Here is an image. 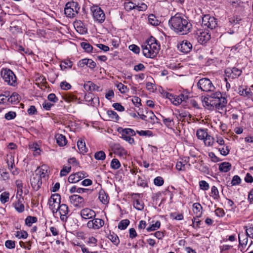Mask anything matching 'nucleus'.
Masks as SVG:
<instances>
[{
	"instance_id": "nucleus-1",
	"label": "nucleus",
	"mask_w": 253,
	"mask_h": 253,
	"mask_svg": "<svg viewBox=\"0 0 253 253\" xmlns=\"http://www.w3.org/2000/svg\"><path fill=\"white\" fill-rule=\"evenodd\" d=\"M169 24L174 30L178 32L189 31L192 28V24L187 20L182 18L180 14L177 13L171 17L169 20Z\"/></svg>"
},
{
	"instance_id": "nucleus-2",
	"label": "nucleus",
	"mask_w": 253,
	"mask_h": 253,
	"mask_svg": "<svg viewBox=\"0 0 253 253\" xmlns=\"http://www.w3.org/2000/svg\"><path fill=\"white\" fill-rule=\"evenodd\" d=\"M141 47L143 55L147 58H154L159 50V46L151 40L148 41L147 43L143 44Z\"/></svg>"
},
{
	"instance_id": "nucleus-3",
	"label": "nucleus",
	"mask_w": 253,
	"mask_h": 253,
	"mask_svg": "<svg viewBox=\"0 0 253 253\" xmlns=\"http://www.w3.org/2000/svg\"><path fill=\"white\" fill-rule=\"evenodd\" d=\"M0 75L4 81L8 85L15 86L16 83V77L14 73L9 69H2Z\"/></svg>"
},
{
	"instance_id": "nucleus-4",
	"label": "nucleus",
	"mask_w": 253,
	"mask_h": 253,
	"mask_svg": "<svg viewBox=\"0 0 253 253\" xmlns=\"http://www.w3.org/2000/svg\"><path fill=\"white\" fill-rule=\"evenodd\" d=\"M80 7L77 2L69 1L65 5L64 13L69 18L75 17L78 13Z\"/></svg>"
},
{
	"instance_id": "nucleus-5",
	"label": "nucleus",
	"mask_w": 253,
	"mask_h": 253,
	"mask_svg": "<svg viewBox=\"0 0 253 253\" xmlns=\"http://www.w3.org/2000/svg\"><path fill=\"white\" fill-rule=\"evenodd\" d=\"M198 88L202 91L206 92H213L215 87L211 80L208 78H202L197 83Z\"/></svg>"
},
{
	"instance_id": "nucleus-6",
	"label": "nucleus",
	"mask_w": 253,
	"mask_h": 253,
	"mask_svg": "<svg viewBox=\"0 0 253 253\" xmlns=\"http://www.w3.org/2000/svg\"><path fill=\"white\" fill-rule=\"evenodd\" d=\"M61 197L58 194H52L48 201L50 209L53 213L58 211V208L60 206Z\"/></svg>"
},
{
	"instance_id": "nucleus-7",
	"label": "nucleus",
	"mask_w": 253,
	"mask_h": 253,
	"mask_svg": "<svg viewBox=\"0 0 253 253\" xmlns=\"http://www.w3.org/2000/svg\"><path fill=\"white\" fill-rule=\"evenodd\" d=\"M93 18L96 21L102 23L105 20V15L103 11L98 6H93L91 8Z\"/></svg>"
},
{
	"instance_id": "nucleus-8",
	"label": "nucleus",
	"mask_w": 253,
	"mask_h": 253,
	"mask_svg": "<svg viewBox=\"0 0 253 253\" xmlns=\"http://www.w3.org/2000/svg\"><path fill=\"white\" fill-rule=\"evenodd\" d=\"M70 203L75 207L81 208L85 205L84 199L80 195L74 194L69 197Z\"/></svg>"
},
{
	"instance_id": "nucleus-9",
	"label": "nucleus",
	"mask_w": 253,
	"mask_h": 253,
	"mask_svg": "<svg viewBox=\"0 0 253 253\" xmlns=\"http://www.w3.org/2000/svg\"><path fill=\"white\" fill-rule=\"evenodd\" d=\"M124 6L125 8L127 11H129L132 9H136L138 11H145L147 8V5L144 3L137 5L131 1L125 2Z\"/></svg>"
},
{
	"instance_id": "nucleus-10",
	"label": "nucleus",
	"mask_w": 253,
	"mask_h": 253,
	"mask_svg": "<svg viewBox=\"0 0 253 253\" xmlns=\"http://www.w3.org/2000/svg\"><path fill=\"white\" fill-rule=\"evenodd\" d=\"M92 220H89L87 223V227L89 229H98L104 224V221L100 218H93Z\"/></svg>"
},
{
	"instance_id": "nucleus-11",
	"label": "nucleus",
	"mask_w": 253,
	"mask_h": 253,
	"mask_svg": "<svg viewBox=\"0 0 253 253\" xmlns=\"http://www.w3.org/2000/svg\"><path fill=\"white\" fill-rule=\"evenodd\" d=\"M216 100H210V104L212 103V106H215L216 109H222L226 106L227 100L226 97H223L222 94L221 97Z\"/></svg>"
},
{
	"instance_id": "nucleus-12",
	"label": "nucleus",
	"mask_w": 253,
	"mask_h": 253,
	"mask_svg": "<svg viewBox=\"0 0 253 253\" xmlns=\"http://www.w3.org/2000/svg\"><path fill=\"white\" fill-rule=\"evenodd\" d=\"M80 215L84 219H90L94 218L96 216V213L92 209L86 208L81 211Z\"/></svg>"
},
{
	"instance_id": "nucleus-13",
	"label": "nucleus",
	"mask_w": 253,
	"mask_h": 253,
	"mask_svg": "<svg viewBox=\"0 0 253 253\" xmlns=\"http://www.w3.org/2000/svg\"><path fill=\"white\" fill-rule=\"evenodd\" d=\"M242 71L237 68L227 69L225 70V73L226 77L232 79H236L242 74Z\"/></svg>"
},
{
	"instance_id": "nucleus-14",
	"label": "nucleus",
	"mask_w": 253,
	"mask_h": 253,
	"mask_svg": "<svg viewBox=\"0 0 253 253\" xmlns=\"http://www.w3.org/2000/svg\"><path fill=\"white\" fill-rule=\"evenodd\" d=\"M133 200V205L134 208L138 211H142L144 209V205L143 202L139 200L140 194H133L132 195Z\"/></svg>"
},
{
	"instance_id": "nucleus-15",
	"label": "nucleus",
	"mask_w": 253,
	"mask_h": 253,
	"mask_svg": "<svg viewBox=\"0 0 253 253\" xmlns=\"http://www.w3.org/2000/svg\"><path fill=\"white\" fill-rule=\"evenodd\" d=\"M86 176V173L84 171L78 172L71 174L68 178V181L70 183H76Z\"/></svg>"
},
{
	"instance_id": "nucleus-16",
	"label": "nucleus",
	"mask_w": 253,
	"mask_h": 253,
	"mask_svg": "<svg viewBox=\"0 0 253 253\" xmlns=\"http://www.w3.org/2000/svg\"><path fill=\"white\" fill-rule=\"evenodd\" d=\"M60 215V219L63 221H65L67 219L68 214L69 211L68 207L64 204L60 205L58 208Z\"/></svg>"
},
{
	"instance_id": "nucleus-17",
	"label": "nucleus",
	"mask_w": 253,
	"mask_h": 253,
	"mask_svg": "<svg viewBox=\"0 0 253 253\" xmlns=\"http://www.w3.org/2000/svg\"><path fill=\"white\" fill-rule=\"evenodd\" d=\"M178 48L181 52L188 53L191 50L192 45L190 42L186 40L183 41L181 43L178 45Z\"/></svg>"
},
{
	"instance_id": "nucleus-18",
	"label": "nucleus",
	"mask_w": 253,
	"mask_h": 253,
	"mask_svg": "<svg viewBox=\"0 0 253 253\" xmlns=\"http://www.w3.org/2000/svg\"><path fill=\"white\" fill-rule=\"evenodd\" d=\"M84 99L87 102L88 105L94 106L96 104H99V102L98 97L94 96L93 94L90 93L86 94L84 95Z\"/></svg>"
},
{
	"instance_id": "nucleus-19",
	"label": "nucleus",
	"mask_w": 253,
	"mask_h": 253,
	"mask_svg": "<svg viewBox=\"0 0 253 253\" xmlns=\"http://www.w3.org/2000/svg\"><path fill=\"white\" fill-rule=\"evenodd\" d=\"M31 184L35 190H38L42 184L41 177L35 173L34 174L33 177L31 179Z\"/></svg>"
},
{
	"instance_id": "nucleus-20",
	"label": "nucleus",
	"mask_w": 253,
	"mask_h": 253,
	"mask_svg": "<svg viewBox=\"0 0 253 253\" xmlns=\"http://www.w3.org/2000/svg\"><path fill=\"white\" fill-rule=\"evenodd\" d=\"M112 152L119 156H126L127 155V151L120 144H114L112 147Z\"/></svg>"
},
{
	"instance_id": "nucleus-21",
	"label": "nucleus",
	"mask_w": 253,
	"mask_h": 253,
	"mask_svg": "<svg viewBox=\"0 0 253 253\" xmlns=\"http://www.w3.org/2000/svg\"><path fill=\"white\" fill-rule=\"evenodd\" d=\"M211 36L209 33H199L197 39L198 42L201 44H205L210 40Z\"/></svg>"
},
{
	"instance_id": "nucleus-22",
	"label": "nucleus",
	"mask_w": 253,
	"mask_h": 253,
	"mask_svg": "<svg viewBox=\"0 0 253 253\" xmlns=\"http://www.w3.org/2000/svg\"><path fill=\"white\" fill-rule=\"evenodd\" d=\"M35 173L41 177L42 178H45L47 176V166L43 165L41 167L38 168L35 171Z\"/></svg>"
},
{
	"instance_id": "nucleus-23",
	"label": "nucleus",
	"mask_w": 253,
	"mask_h": 253,
	"mask_svg": "<svg viewBox=\"0 0 253 253\" xmlns=\"http://www.w3.org/2000/svg\"><path fill=\"white\" fill-rule=\"evenodd\" d=\"M147 121L146 123H149L152 125H154L156 123H157L158 120L155 115L154 114L153 111L151 110L147 111Z\"/></svg>"
},
{
	"instance_id": "nucleus-24",
	"label": "nucleus",
	"mask_w": 253,
	"mask_h": 253,
	"mask_svg": "<svg viewBox=\"0 0 253 253\" xmlns=\"http://www.w3.org/2000/svg\"><path fill=\"white\" fill-rule=\"evenodd\" d=\"M84 88L87 91H99L100 87L92 82H86L84 84Z\"/></svg>"
},
{
	"instance_id": "nucleus-25",
	"label": "nucleus",
	"mask_w": 253,
	"mask_h": 253,
	"mask_svg": "<svg viewBox=\"0 0 253 253\" xmlns=\"http://www.w3.org/2000/svg\"><path fill=\"white\" fill-rule=\"evenodd\" d=\"M23 198H20L13 204L15 209L19 213L22 212L25 209V207L23 203Z\"/></svg>"
},
{
	"instance_id": "nucleus-26",
	"label": "nucleus",
	"mask_w": 253,
	"mask_h": 253,
	"mask_svg": "<svg viewBox=\"0 0 253 253\" xmlns=\"http://www.w3.org/2000/svg\"><path fill=\"white\" fill-rule=\"evenodd\" d=\"M167 97L171 101L174 105H179L182 103L181 98L178 95H173L171 93L167 94Z\"/></svg>"
},
{
	"instance_id": "nucleus-27",
	"label": "nucleus",
	"mask_w": 253,
	"mask_h": 253,
	"mask_svg": "<svg viewBox=\"0 0 253 253\" xmlns=\"http://www.w3.org/2000/svg\"><path fill=\"white\" fill-rule=\"evenodd\" d=\"M5 161L9 170H12L14 168H16L14 165V157L13 155L11 154L7 155Z\"/></svg>"
},
{
	"instance_id": "nucleus-28",
	"label": "nucleus",
	"mask_w": 253,
	"mask_h": 253,
	"mask_svg": "<svg viewBox=\"0 0 253 253\" xmlns=\"http://www.w3.org/2000/svg\"><path fill=\"white\" fill-rule=\"evenodd\" d=\"M99 199L104 205L108 204L109 202V196L103 190H101L99 193Z\"/></svg>"
},
{
	"instance_id": "nucleus-29",
	"label": "nucleus",
	"mask_w": 253,
	"mask_h": 253,
	"mask_svg": "<svg viewBox=\"0 0 253 253\" xmlns=\"http://www.w3.org/2000/svg\"><path fill=\"white\" fill-rule=\"evenodd\" d=\"M74 27L76 32H87V29L81 21H77L74 23Z\"/></svg>"
},
{
	"instance_id": "nucleus-30",
	"label": "nucleus",
	"mask_w": 253,
	"mask_h": 253,
	"mask_svg": "<svg viewBox=\"0 0 253 253\" xmlns=\"http://www.w3.org/2000/svg\"><path fill=\"white\" fill-rule=\"evenodd\" d=\"M55 139L57 143L61 146H64L67 143V140L65 136L61 134H57L55 135Z\"/></svg>"
},
{
	"instance_id": "nucleus-31",
	"label": "nucleus",
	"mask_w": 253,
	"mask_h": 253,
	"mask_svg": "<svg viewBox=\"0 0 253 253\" xmlns=\"http://www.w3.org/2000/svg\"><path fill=\"white\" fill-rule=\"evenodd\" d=\"M117 130L122 135L128 134L129 135L134 136L136 134V132L133 129L129 128L123 129L122 127H119Z\"/></svg>"
},
{
	"instance_id": "nucleus-32",
	"label": "nucleus",
	"mask_w": 253,
	"mask_h": 253,
	"mask_svg": "<svg viewBox=\"0 0 253 253\" xmlns=\"http://www.w3.org/2000/svg\"><path fill=\"white\" fill-rule=\"evenodd\" d=\"M231 168V165L228 162H223L219 164V169L220 171L227 172L229 171Z\"/></svg>"
},
{
	"instance_id": "nucleus-33",
	"label": "nucleus",
	"mask_w": 253,
	"mask_h": 253,
	"mask_svg": "<svg viewBox=\"0 0 253 253\" xmlns=\"http://www.w3.org/2000/svg\"><path fill=\"white\" fill-rule=\"evenodd\" d=\"M77 146L81 153H85L87 151V149L85 146V142L82 140H79L77 142Z\"/></svg>"
},
{
	"instance_id": "nucleus-34",
	"label": "nucleus",
	"mask_w": 253,
	"mask_h": 253,
	"mask_svg": "<svg viewBox=\"0 0 253 253\" xmlns=\"http://www.w3.org/2000/svg\"><path fill=\"white\" fill-rule=\"evenodd\" d=\"M19 95L16 92H13L10 96L8 98L7 101L11 103H16L18 102L19 99Z\"/></svg>"
},
{
	"instance_id": "nucleus-35",
	"label": "nucleus",
	"mask_w": 253,
	"mask_h": 253,
	"mask_svg": "<svg viewBox=\"0 0 253 253\" xmlns=\"http://www.w3.org/2000/svg\"><path fill=\"white\" fill-rule=\"evenodd\" d=\"M202 209L201 205L198 203H195L193 205V211L197 214V216L198 217L202 213L201 211Z\"/></svg>"
},
{
	"instance_id": "nucleus-36",
	"label": "nucleus",
	"mask_w": 253,
	"mask_h": 253,
	"mask_svg": "<svg viewBox=\"0 0 253 253\" xmlns=\"http://www.w3.org/2000/svg\"><path fill=\"white\" fill-rule=\"evenodd\" d=\"M149 23L153 26L158 25L160 22L158 20L154 14H150L148 16Z\"/></svg>"
},
{
	"instance_id": "nucleus-37",
	"label": "nucleus",
	"mask_w": 253,
	"mask_h": 253,
	"mask_svg": "<svg viewBox=\"0 0 253 253\" xmlns=\"http://www.w3.org/2000/svg\"><path fill=\"white\" fill-rule=\"evenodd\" d=\"M238 239L240 245L242 246L247 245L248 243V238L246 237V235L244 233L239 234Z\"/></svg>"
},
{
	"instance_id": "nucleus-38",
	"label": "nucleus",
	"mask_w": 253,
	"mask_h": 253,
	"mask_svg": "<svg viewBox=\"0 0 253 253\" xmlns=\"http://www.w3.org/2000/svg\"><path fill=\"white\" fill-rule=\"evenodd\" d=\"M208 134V133L203 129H198L196 133L198 138L201 140H204Z\"/></svg>"
},
{
	"instance_id": "nucleus-39",
	"label": "nucleus",
	"mask_w": 253,
	"mask_h": 253,
	"mask_svg": "<svg viewBox=\"0 0 253 253\" xmlns=\"http://www.w3.org/2000/svg\"><path fill=\"white\" fill-rule=\"evenodd\" d=\"M129 224V221L128 219H123L121 220L118 224V228L121 230H125L126 228Z\"/></svg>"
},
{
	"instance_id": "nucleus-40",
	"label": "nucleus",
	"mask_w": 253,
	"mask_h": 253,
	"mask_svg": "<svg viewBox=\"0 0 253 253\" xmlns=\"http://www.w3.org/2000/svg\"><path fill=\"white\" fill-rule=\"evenodd\" d=\"M72 66V62L70 60H65L62 61L60 64V67L62 70L70 69Z\"/></svg>"
},
{
	"instance_id": "nucleus-41",
	"label": "nucleus",
	"mask_w": 253,
	"mask_h": 253,
	"mask_svg": "<svg viewBox=\"0 0 253 253\" xmlns=\"http://www.w3.org/2000/svg\"><path fill=\"white\" fill-rule=\"evenodd\" d=\"M9 199V194L8 192H4L0 195V200L1 203L4 204L7 202Z\"/></svg>"
},
{
	"instance_id": "nucleus-42",
	"label": "nucleus",
	"mask_w": 253,
	"mask_h": 253,
	"mask_svg": "<svg viewBox=\"0 0 253 253\" xmlns=\"http://www.w3.org/2000/svg\"><path fill=\"white\" fill-rule=\"evenodd\" d=\"M163 122L164 124L168 127L171 128L174 124L173 120L170 118H165L163 117Z\"/></svg>"
},
{
	"instance_id": "nucleus-43",
	"label": "nucleus",
	"mask_w": 253,
	"mask_h": 253,
	"mask_svg": "<svg viewBox=\"0 0 253 253\" xmlns=\"http://www.w3.org/2000/svg\"><path fill=\"white\" fill-rule=\"evenodd\" d=\"M217 26V23L216 22L215 19L213 17L211 18V20H209L208 24L206 27L209 28L211 30H213Z\"/></svg>"
},
{
	"instance_id": "nucleus-44",
	"label": "nucleus",
	"mask_w": 253,
	"mask_h": 253,
	"mask_svg": "<svg viewBox=\"0 0 253 253\" xmlns=\"http://www.w3.org/2000/svg\"><path fill=\"white\" fill-rule=\"evenodd\" d=\"M37 218L34 216H28L25 219V223L27 225L30 226L31 225L36 222Z\"/></svg>"
},
{
	"instance_id": "nucleus-45",
	"label": "nucleus",
	"mask_w": 253,
	"mask_h": 253,
	"mask_svg": "<svg viewBox=\"0 0 253 253\" xmlns=\"http://www.w3.org/2000/svg\"><path fill=\"white\" fill-rule=\"evenodd\" d=\"M204 141L206 145L210 146L212 145L213 143V138L208 134L204 139Z\"/></svg>"
},
{
	"instance_id": "nucleus-46",
	"label": "nucleus",
	"mask_w": 253,
	"mask_h": 253,
	"mask_svg": "<svg viewBox=\"0 0 253 253\" xmlns=\"http://www.w3.org/2000/svg\"><path fill=\"white\" fill-rule=\"evenodd\" d=\"M161 223L159 221H157L155 223L152 224L150 227L147 228V230L148 232L152 231H155L159 229L160 227Z\"/></svg>"
},
{
	"instance_id": "nucleus-47",
	"label": "nucleus",
	"mask_w": 253,
	"mask_h": 253,
	"mask_svg": "<svg viewBox=\"0 0 253 253\" xmlns=\"http://www.w3.org/2000/svg\"><path fill=\"white\" fill-rule=\"evenodd\" d=\"M187 162L186 160L184 162H178L176 165V168L178 170H185L186 164Z\"/></svg>"
},
{
	"instance_id": "nucleus-48",
	"label": "nucleus",
	"mask_w": 253,
	"mask_h": 253,
	"mask_svg": "<svg viewBox=\"0 0 253 253\" xmlns=\"http://www.w3.org/2000/svg\"><path fill=\"white\" fill-rule=\"evenodd\" d=\"M15 235L19 239H26L28 237V233L25 231H17Z\"/></svg>"
},
{
	"instance_id": "nucleus-49",
	"label": "nucleus",
	"mask_w": 253,
	"mask_h": 253,
	"mask_svg": "<svg viewBox=\"0 0 253 253\" xmlns=\"http://www.w3.org/2000/svg\"><path fill=\"white\" fill-rule=\"evenodd\" d=\"M94 158L98 160H103L105 158V154L102 151L97 152L95 153Z\"/></svg>"
},
{
	"instance_id": "nucleus-50",
	"label": "nucleus",
	"mask_w": 253,
	"mask_h": 253,
	"mask_svg": "<svg viewBox=\"0 0 253 253\" xmlns=\"http://www.w3.org/2000/svg\"><path fill=\"white\" fill-rule=\"evenodd\" d=\"M131 135H129L128 134H122L121 137L127 142L130 144H133L134 143V139L131 137Z\"/></svg>"
},
{
	"instance_id": "nucleus-51",
	"label": "nucleus",
	"mask_w": 253,
	"mask_h": 253,
	"mask_svg": "<svg viewBox=\"0 0 253 253\" xmlns=\"http://www.w3.org/2000/svg\"><path fill=\"white\" fill-rule=\"evenodd\" d=\"M121 163L120 161L116 158L112 160V169H117L121 167Z\"/></svg>"
},
{
	"instance_id": "nucleus-52",
	"label": "nucleus",
	"mask_w": 253,
	"mask_h": 253,
	"mask_svg": "<svg viewBox=\"0 0 253 253\" xmlns=\"http://www.w3.org/2000/svg\"><path fill=\"white\" fill-rule=\"evenodd\" d=\"M189 94L188 91L184 90L178 95L180 98H181L182 102L186 101L189 98Z\"/></svg>"
},
{
	"instance_id": "nucleus-53",
	"label": "nucleus",
	"mask_w": 253,
	"mask_h": 253,
	"mask_svg": "<svg viewBox=\"0 0 253 253\" xmlns=\"http://www.w3.org/2000/svg\"><path fill=\"white\" fill-rule=\"evenodd\" d=\"M81 46L88 52H91L93 50V47L89 43L86 42L81 43Z\"/></svg>"
},
{
	"instance_id": "nucleus-54",
	"label": "nucleus",
	"mask_w": 253,
	"mask_h": 253,
	"mask_svg": "<svg viewBox=\"0 0 253 253\" xmlns=\"http://www.w3.org/2000/svg\"><path fill=\"white\" fill-rule=\"evenodd\" d=\"M211 196L213 197L214 199H217L219 197V192L216 187L213 186L211 189Z\"/></svg>"
},
{
	"instance_id": "nucleus-55",
	"label": "nucleus",
	"mask_w": 253,
	"mask_h": 253,
	"mask_svg": "<svg viewBox=\"0 0 253 253\" xmlns=\"http://www.w3.org/2000/svg\"><path fill=\"white\" fill-rule=\"evenodd\" d=\"M136 133H138L140 136H152L153 133L150 130H137Z\"/></svg>"
},
{
	"instance_id": "nucleus-56",
	"label": "nucleus",
	"mask_w": 253,
	"mask_h": 253,
	"mask_svg": "<svg viewBox=\"0 0 253 253\" xmlns=\"http://www.w3.org/2000/svg\"><path fill=\"white\" fill-rule=\"evenodd\" d=\"M71 167H67L66 166L63 167V169L60 171V176H66L68 174V173H69L71 171Z\"/></svg>"
},
{
	"instance_id": "nucleus-57",
	"label": "nucleus",
	"mask_w": 253,
	"mask_h": 253,
	"mask_svg": "<svg viewBox=\"0 0 253 253\" xmlns=\"http://www.w3.org/2000/svg\"><path fill=\"white\" fill-rule=\"evenodd\" d=\"M218 151L220 152V153L223 156L227 155L230 151L228 147L224 145L222 148H219Z\"/></svg>"
},
{
	"instance_id": "nucleus-58",
	"label": "nucleus",
	"mask_w": 253,
	"mask_h": 253,
	"mask_svg": "<svg viewBox=\"0 0 253 253\" xmlns=\"http://www.w3.org/2000/svg\"><path fill=\"white\" fill-rule=\"evenodd\" d=\"M115 85L121 93H125L127 90V87L121 83L116 84Z\"/></svg>"
},
{
	"instance_id": "nucleus-59",
	"label": "nucleus",
	"mask_w": 253,
	"mask_h": 253,
	"mask_svg": "<svg viewBox=\"0 0 253 253\" xmlns=\"http://www.w3.org/2000/svg\"><path fill=\"white\" fill-rule=\"evenodd\" d=\"M222 94L219 91H216L215 92L211 93L210 95V100H216L219 99V97H221Z\"/></svg>"
},
{
	"instance_id": "nucleus-60",
	"label": "nucleus",
	"mask_w": 253,
	"mask_h": 253,
	"mask_svg": "<svg viewBox=\"0 0 253 253\" xmlns=\"http://www.w3.org/2000/svg\"><path fill=\"white\" fill-rule=\"evenodd\" d=\"M63 98L65 101L70 102L75 99L76 97L73 94L68 93L65 94Z\"/></svg>"
},
{
	"instance_id": "nucleus-61",
	"label": "nucleus",
	"mask_w": 253,
	"mask_h": 253,
	"mask_svg": "<svg viewBox=\"0 0 253 253\" xmlns=\"http://www.w3.org/2000/svg\"><path fill=\"white\" fill-rule=\"evenodd\" d=\"M241 179L238 175H235L233 177L231 184L232 185L234 186L240 184Z\"/></svg>"
},
{
	"instance_id": "nucleus-62",
	"label": "nucleus",
	"mask_w": 253,
	"mask_h": 253,
	"mask_svg": "<svg viewBox=\"0 0 253 253\" xmlns=\"http://www.w3.org/2000/svg\"><path fill=\"white\" fill-rule=\"evenodd\" d=\"M16 113L13 111H9L5 115V118L7 120H10L15 118Z\"/></svg>"
},
{
	"instance_id": "nucleus-63",
	"label": "nucleus",
	"mask_w": 253,
	"mask_h": 253,
	"mask_svg": "<svg viewBox=\"0 0 253 253\" xmlns=\"http://www.w3.org/2000/svg\"><path fill=\"white\" fill-rule=\"evenodd\" d=\"M164 180L162 177L158 176L156 177L154 180V184L158 186H160L163 185Z\"/></svg>"
},
{
	"instance_id": "nucleus-64",
	"label": "nucleus",
	"mask_w": 253,
	"mask_h": 253,
	"mask_svg": "<svg viewBox=\"0 0 253 253\" xmlns=\"http://www.w3.org/2000/svg\"><path fill=\"white\" fill-rule=\"evenodd\" d=\"M245 228L246 229V236L253 239V227H250L248 228L247 226H245Z\"/></svg>"
}]
</instances>
